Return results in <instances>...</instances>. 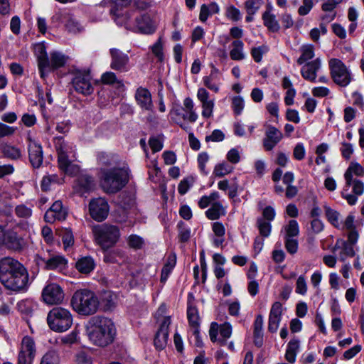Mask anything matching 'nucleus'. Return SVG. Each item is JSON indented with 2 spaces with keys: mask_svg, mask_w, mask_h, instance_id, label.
Masks as SVG:
<instances>
[{
  "mask_svg": "<svg viewBox=\"0 0 364 364\" xmlns=\"http://www.w3.org/2000/svg\"><path fill=\"white\" fill-rule=\"evenodd\" d=\"M0 282L9 290L23 291L29 286V274L17 259L6 257L0 260Z\"/></svg>",
  "mask_w": 364,
  "mask_h": 364,
  "instance_id": "1",
  "label": "nucleus"
},
{
  "mask_svg": "<svg viewBox=\"0 0 364 364\" xmlns=\"http://www.w3.org/2000/svg\"><path fill=\"white\" fill-rule=\"evenodd\" d=\"M86 332L91 343L100 347H105L112 343L116 336V328L113 321L100 316L90 318L86 326Z\"/></svg>",
  "mask_w": 364,
  "mask_h": 364,
  "instance_id": "2",
  "label": "nucleus"
},
{
  "mask_svg": "<svg viewBox=\"0 0 364 364\" xmlns=\"http://www.w3.org/2000/svg\"><path fill=\"white\" fill-rule=\"evenodd\" d=\"M73 309L82 316L95 314L99 309L100 301L96 294L87 289L77 290L70 301Z\"/></svg>",
  "mask_w": 364,
  "mask_h": 364,
  "instance_id": "3",
  "label": "nucleus"
},
{
  "mask_svg": "<svg viewBox=\"0 0 364 364\" xmlns=\"http://www.w3.org/2000/svg\"><path fill=\"white\" fill-rule=\"evenodd\" d=\"M100 185L108 193H115L124 188L129 181L127 172L119 168H101Z\"/></svg>",
  "mask_w": 364,
  "mask_h": 364,
  "instance_id": "4",
  "label": "nucleus"
},
{
  "mask_svg": "<svg viewBox=\"0 0 364 364\" xmlns=\"http://www.w3.org/2000/svg\"><path fill=\"white\" fill-rule=\"evenodd\" d=\"M54 144L58 154L59 168L65 173L71 174L75 167L72 162L75 159V149L72 143L66 142L62 136L54 139Z\"/></svg>",
  "mask_w": 364,
  "mask_h": 364,
  "instance_id": "5",
  "label": "nucleus"
},
{
  "mask_svg": "<svg viewBox=\"0 0 364 364\" xmlns=\"http://www.w3.org/2000/svg\"><path fill=\"white\" fill-rule=\"evenodd\" d=\"M73 321L71 312L65 308L54 307L48 314L47 323L55 332H64L68 330Z\"/></svg>",
  "mask_w": 364,
  "mask_h": 364,
  "instance_id": "6",
  "label": "nucleus"
},
{
  "mask_svg": "<svg viewBox=\"0 0 364 364\" xmlns=\"http://www.w3.org/2000/svg\"><path fill=\"white\" fill-rule=\"evenodd\" d=\"M92 232L96 242L102 249H108L113 246L120 237L119 228L107 223L95 226Z\"/></svg>",
  "mask_w": 364,
  "mask_h": 364,
  "instance_id": "7",
  "label": "nucleus"
},
{
  "mask_svg": "<svg viewBox=\"0 0 364 364\" xmlns=\"http://www.w3.org/2000/svg\"><path fill=\"white\" fill-rule=\"evenodd\" d=\"M166 306L162 304L159 306L156 312L155 317L159 328L156 333L154 343L155 347L159 350L164 349L168 340V328L171 324V316H166Z\"/></svg>",
  "mask_w": 364,
  "mask_h": 364,
  "instance_id": "8",
  "label": "nucleus"
},
{
  "mask_svg": "<svg viewBox=\"0 0 364 364\" xmlns=\"http://www.w3.org/2000/svg\"><path fill=\"white\" fill-rule=\"evenodd\" d=\"M117 24L124 26L127 29L143 34H152L156 31V26L148 14L135 13L133 22L123 21L117 19Z\"/></svg>",
  "mask_w": 364,
  "mask_h": 364,
  "instance_id": "9",
  "label": "nucleus"
},
{
  "mask_svg": "<svg viewBox=\"0 0 364 364\" xmlns=\"http://www.w3.org/2000/svg\"><path fill=\"white\" fill-rule=\"evenodd\" d=\"M331 77L338 85L346 87L352 81L350 71L346 65L338 58H331L328 61Z\"/></svg>",
  "mask_w": 364,
  "mask_h": 364,
  "instance_id": "10",
  "label": "nucleus"
},
{
  "mask_svg": "<svg viewBox=\"0 0 364 364\" xmlns=\"http://www.w3.org/2000/svg\"><path fill=\"white\" fill-rule=\"evenodd\" d=\"M29 224L27 222H21L18 223L13 229L4 232V245L8 249L15 252H21L27 246L26 240L22 235L18 234L16 229L26 230Z\"/></svg>",
  "mask_w": 364,
  "mask_h": 364,
  "instance_id": "11",
  "label": "nucleus"
},
{
  "mask_svg": "<svg viewBox=\"0 0 364 364\" xmlns=\"http://www.w3.org/2000/svg\"><path fill=\"white\" fill-rule=\"evenodd\" d=\"M36 344L30 336H24L21 341L17 358V364H33L36 356Z\"/></svg>",
  "mask_w": 364,
  "mask_h": 364,
  "instance_id": "12",
  "label": "nucleus"
},
{
  "mask_svg": "<svg viewBox=\"0 0 364 364\" xmlns=\"http://www.w3.org/2000/svg\"><path fill=\"white\" fill-rule=\"evenodd\" d=\"M109 206L102 198H94L89 203V213L91 218L98 222L105 220L109 214Z\"/></svg>",
  "mask_w": 364,
  "mask_h": 364,
  "instance_id": "13",
  "label": "nucleus"
},
{
  "mask_svg": "<svg viewBox=\"0 0 364 364\" xmlns=\"http://www.w3.org/2000/svg\"><path fill=\"white\" fill-rule=\"evenodd\" d=\"M231 334L232 326L229 323H224L219 326L217 323L213 322L210 325L209 336L212 342H218L220 346H224Z\"/></svg>",
  "mask_w": 364,
  "mask_h": 364,
  "instance_id": "14",
  "label": "nucleus"
},
{
  "mask_svg": "<svg viewBox=\"0 0 364 364\" xmlns=\"http://www.w3.org/2000/svg\"><path fill=\"white\" fill-rule=\"evenodd\" d=\"M89 72H77L72 80L75 90L84 95H89L94 91Z\"/></svg>",
  "mask_w": 364,
  "mask_h": 364,
  "instance_id": "15",
  "label": "nucleus"
},
{
  "mask_svg": "<svg viewBox=\"0 0 364 364\" xmlns=\"http://www.w3.org/2000/svg\"><path fill=\"white\" fill-rule=\"evenodd\" d=\"M42 298L45 303L49 305L60 304L64 299V292L60 285L50 283L43 289Z\"/></svg>",
  "mask_w": 364,
  "mask_h": 364,
  "instance_id": "16",
  "label": "nucleus"
},
{
  "mask_svg": "<svg viewBox=\"0 0 364 364\" xmlns=\"http://www.w3.org/2000/svg\"><path fill=\"white\" fill-rule=\"evenodd\" d=\"M110 54L112 69L121 73L127 72L129 70V58L127 54L116 48L111 49Z\"/></svg>",
  "mask_w": 364,
  "mask_h": 364,
  "instance_id": "17",
  "label": "nucleus"
},
{
  "mask_svg": "<svg viewBox=\"0 0 364 364\" xmlns=\"http://www.w3.org/2000/svg\"><path fill=\"white\" fill-rule=\"evenodd\" d=\"M28 151L29 161L34 168H39L43 163V149L38 142L28 139Z\"/></svg>",
  "mask_w": 364,
  "mask_h": 364,
  "instance_id": "18",
  "label": "nucleus"
},
{
  "mask_svg": "<svg viewBox=\"0 0 364 364\" xmlns=\"http://www.w3.org/2000/svg\"><path fill=\"white\" fill-rule=\"evenodd\" d=\"M283 134L277 128L268 125L263 139V146L266 151H272L282 139Z\"/></svg>",
  "mask_w": 364,
  "mask_h": 364,
  "instance_id": "19",
  "label": "nucleus"
},
{
  "mask_svg": "<svg viewBox=\"0 0 364 364\" xmlns=\"http://www.w3.org/2000/svg\"><path fill=\"white\" fill-rule=\"evenodd\" d=\"M282 314V305L280 302H274L271 307L269 321H268V331L272 333H275L281 321Z\"/></svg>",
  "mask_w": 364,
  "mask_h": 364,
  "instance_id": "20",
  "label": "nucleus"
},
{
  "mask_svg": "<svg viewBox=\"0 0 364 364\" xmlns=\"http://www.w3.org/2000/svg\"><path fill=\"white\" fill-rule=\"evenodd\" d=\"M135 100L140 108L145 111H152L153 102L151 92L146 88L139 87L136 89Z\"/></svg>",
  "mask_w": 364,
  "mask_h": 364,
  "instance_id": "21",
  "label": "nucleus"
},
{
  "mask_svg": "<svg viewBox=\"0 0 364 364\" xmlns=\"http://www.w3.org/2000/svg\"><path fill=\"white\" fill-rule=\"evenodd\" d=\"M66 218L65 210L63 207L62 202L57 200L54 202L52 206L48 210L44 215L46 222L49 223H54L56 220H63Z\"/></svg>",
  "mask_w": 364,
  "mask_h": 364,
  "instance_id": "22",
  "label": "nucleus"
},
{
  "mask_svg": "<svg viewBox=\"0 0 364 364\" xmlns=\"http://www.w3.org/2000/svg\"><path fill=\"white\" fill-rule=\"evenodd\" d=\"M321 60L317 58L302 67L301 75L305 80L314 82L317 77V72L321 68Z\"/></svg>",
  "mask_w": 364,
  "mask_h": 364,
  "instance_id": "23",
  "label": "nucleus"
},
{
  "mask_svg": "<svg viewBox=\"0 0 364 364\" xmlns=\"http://www.w3.org/2000/svg\"><path fill=\"white\" fill-rule=\"evenodd\" d=\"M36 53L38 59V66L40 76L45 78L46 76V70L49 67V57L46 53V47L43 44H38L36 46Z\"/></svg>",
  "mask_w": 364,
  "mask_h": 364,
  "instance_id": "24",
  "label": "nucleus"
},
{
  "mask_svg": "<svg viewBox=\"0 0 364 364\" xmlns=\"http://www.w3.org/2000/svg\"><path fill=\"white\" fill-rule=\"evenodd\" d=\"M203 82L208 89L218 92L220 85L219 70L212 65L209 75L203 77Z\"/></svg>",
  "mask_w": 364,
  "mask_h": 364,
  "instance_id": "25",
  "label": "nucleus"
},
{
  "mask_svg": "<svg viewBox=\"0 0 364 364\" xmlns=\"http://www.w3.org/2000/svg\"><path fill=\"white\" fill-rule=\"evenodd\" d=\"M363 176L364 175V168L357 162L350 163L344 174L346 180V186L349 188L353 183V175Z\"/></svg>",
  "mask_w": 364,
  "mask_h": 364,
  "instance_id": "26",
  "label": "nucleus"
},
{
  "mask_svg": "<svg viewBox=\"0 0 364 364\" xmlns=\"http://www.w3.org/2000/svg\"><path fill=\"white\" fill-rule=\"evenodd\" d=\"M46 264V269L49 270L61 271L67 266L68 261L62 255H53L46 260H43Z\"/></svg>",
  "mask_w": 364,
  "mask_h": 364,
  "instance_id": "27",
  "label": "nucleus"
},
{
  "mask_svg": "<svg viewBox=\"0 0 364 364\" xmlns=\"http://www.w3.org/2000/svg\"><path fill=\"white\" fill-rule=\"evenodd\" d=\"M187 317L193 333L198 338L199 336V316L196 307L191 306L188 307Z\"/></svg>",
  "mask_w": 364,
  "mask_h": 364,
  "instance_id": "28",
  "label": "nucleus"
},
{
  "mask_svg": "<svg viewBox=\"0 0 364 364\" xmlns=\"http://www.w3.org/2000/svg\"><path fill=\"white\" fill-rule=\"evenodd\" d=\"M94 186L93 179L87 175H82L78 177L75 185V189L80 194L82 195L88 192Z\"/></svg>",
  "mask_w": 364,
  "mask_h": 364,
  "instance_id": "29",
  "label": "nucleus"
},
{
  "mask_svg": "<svg viewBox=\"0 0 364 364\" xmlns=\"http://www.w3.org/2000/svg\"><path fill=\"white\" fill-rule=\"evenodd\" d=\"M48 57L50 65L47 68L52 70L64 66L68 60L67 56L58 51L51 52Z\"/></svg>",
  "mask_w": 364,
  "mask_h": 364,
  "instance_id": "30",
  "label": "nucleus"
},
{
  "mask_svg": "<svg viewBox=\"0 0 364 364\" xmlns=\"http://www.w3.org/2000/svg\"><path fill=\"white\" fill-rule=\"evenodd\" d=\"M176 264V255L174 253L169 255L161 269V282L165 283Z\"/></svg>",
  "mask_w": 364,
  "mask_h": 364,
  "instance_id": "31",
  "label": "nucleus"
},
{
  "mask_svg": "<svg viewBox=\"0 0 364 364\" xmlns=\"http://www.w3.org/2000/svg\"><path fill=\"white\" fill-rule=\"evenodd\" d=\"M75 267L82 274H89L95 269V263L92 257H83L77 261Z\"/></svg>",
  "mask_w": 364,
  "mask_h": 364,
  "instance_id": "32",
  "label": "nucleus"
},
{
  "mask_svg": "<svg viewBox=\"0 0 364 364\" xmlns=\"http://www.w3.org/2000/svg\"><path fill=\"white\" fill-rule=\"evenodd\" d=\"M225 214V208L220 202L212 203L211 206L205 211L206 217L211 220H218Z\"/></svg>",
  "mask_w": 364,
  "mask_h": 364,
  "instance_id": "33",
  "label": "nucleus"
},
{
  "mask_svg": "<svg viewBox=\"0 0 364 364\" xmlns=\"http://www.w3.org/2000/svg\"><path fill=\"white\" fill-rule=\"evenodd\" d=\"M263 317L257 315L254 322V343L261 347L263 343Z\"/></svg>",
  "mask_w": 364,
  "mask_h": 364,
  "instance_id": "34",
  "label": "nucleus"
},
{
  "mask_svg": "<svg viewBox=\"0 0 364 364\" xmlns=\"http://www.w3.org/2000/svg\"><path fill=\"white\" fill-rule=\"evenodd\" d=\"M232 49L230 51V58L233 60H242L246 58L244 52V43L241 40H235L232 43Z\"/></svg>",
  "mask_w": 364,
  "mask_h": 364,
  "instance_id": "35",
  "label": "nucleus"
},
{
  "mask_svg": "<svg viewBox=\"0 0 364 364\" xmlns=\"http://www.w3.org/2000/svg\"><path fill=\"white\" fill-rule=\"evenodd\" d=\"M0 150L4 157L12 160H17L21 157V150L7 143L0 144Z\"/></svg>",
  "mask_w": 364,
  "mask_h": 364,
  "instance_id": "36",
  "label": "nucleus"
},
{
  "mask_svg": "<svg viewBox=\"0 0 364 364\" xmlns=\"http://www.w3.org/2000/svg\"><path fill=\"white\" fill-rule=\"evenodd\" d=\"M183 112H189V115H182L183 120H188L190 122H195L198 119V114L194 110V104L191 98L186 97L183 100Z\"/></svg>",
  "mask_w": 364,
  "mask_h": 364,
  "instance_id": "37",
  "label": "nucleus"
},
{
  "mask_svg": "<svg viewBox=\"0 0 364 364\" xmlns=\"http://www.w3.org/2000/svg\"><path fill=\"white\" fill-rule=\"evenodd\" d=\"M65 28L70 33H78L83 31L82 26L68 12L65 21Z\"/></svg>",
  "mask_w": 364,
  "mask_h": 364,
  "instance_id": "38",
  "label": "nucleus"
},
{
  "mask_svg": "<svg viewBox=\"0 0 364 364\" xmlns=\"http://www.w3.org/2000/svg\"><path fill=\"white\" fill-rule=\"evenodd\" d=\"M101 81L105 85H114L117 88L124 89V85L122 80H119L115 73L112 72H106L101 76Z\"/></svg>",
  "mask_w": 364,
  "mask_h": 364,
  "instance_id": "39",
  "label": "nucleus"
},
{
  "mask_svg": "<svg viewBox=\"0 0 364 364\" xmlns=\"http://www.w3.org/2000/svg\"><path fill=\"white\" fill-rule=\"evenodd\" d=\"M264 25L272 32H277L279 30V24L276 16L269 11H265L262 14Z\"/></svg>",
  "mask_w": 364,
  "mask_h": 364,
  "instance_id": "40",
  "label": "nucleus"
},
{
  "mask_svg": "<svg viewBox=\"0 0 364 364\" xmlns=\"http://www.w3.org/2000/svg\"><path fill=\"white\" fill-rule=\"evenodd\" d=\"M59 237H61L65 250L72 247L74 244V236L71 230L62 228L58 230Z\"/></svg>",
  "mask_w": 364,
  "mask_h": 364,
  "instance_id": "41",
  "label": "nucleus"
},
{
  "mask_svg": "<svg viewBox=\"0 0 364 364\" xmlns=\"http://www.w3.org/2000/svg\"><path fill=\"white\" fill-rule=\"evenodd\" d=\"M301 56L297 59V63L302 65L314 57V46L310 44L304 45L301 47Z\"/></svg>",
  "mask_w": 364,
  "mask_h": 364,
  "instance_id": "42",
  "label": "nucleus"
},
{
  "mask_svg": "<svg viewBox=\"0 0 364 364\" xmlns=\"http://www.w3.org/2000/svg\"><path fill=\"white\" fill-rule=\"evenodd\" d=\"M62 183L63 178L59 177L57 174H49L43 176L41 186L43 191H48L51 184Z\"/></svg>",
  "mask_w": 364,
  "mask_h": 364,
  "instance_id": "43",
  "label": "nucleus"
},
{
  "mask_svg": "<svg viewBox=\"0 0 364 364\" xmlns=\"http://www.w3.org/2000/svg\"><path fill=\"white\" fill-rule=\"evenodd\" d=\"M284 237H295L299 233V224L296 220H291L284 227Z\"/></svg>",
  "mask_w": 364,
  "mask_h": 364,
  "instance_id": "44",
  "label": "nucleus"
},
{
  "mask_svg": "<svg viewBox=\"0 0 364 364\" xmlns=\"http://www.w3.org/2000/svg\"><path fill=\"white\" fill-rule=\"evenodd\" d=\"M105 251L104 254V262L107 263H116L118 262L117 257L122 258L123 253L119 250H107V249H103Z\"/></svg>",
  "mask_w": 364,
  "mask_h": 364,
  "instance_id": "45",
  "label": "nucleus"
},
{
  "mask_svg": "<svg viewBox=\"0 0 364 364\" xmlns=\"http://www.w3.org/2000/svg\"><path fill=\"white\" fill-rule=\"evenodd\" d=\"M257 226L259 234L264 237L269 236L272 231V225L269 222H267L264 218H257Z\"/></svg>",
  "mask_w": 364,
  "mask_h": 364,
  "instance_id": "46",
  "label": "nucleus"
},
{
  "mask_svg": "<svg viewBox=\"0 0 364 364\" xmlns=\"http://www.w3.org/2000/svg\"><path fill=\"white\" fill-rule=\"evenodd\" d=\"M325 213L328 220L336 228H339L341 225L340 214L331 209L329 207H325Z\"/></svg>",
  "mask_w": 364,
  "mask_h": 364,
  "instance_id": "47",
  "label": "nucleus"
},
{
  "mask_svg": "<svg viewBox=\"0 0 364 364\" xmlns=\"http://www.w3.org/2000/svg\"><path fill=\"white\" fill-rule=\"evenodd\" d=\"M232 109L236 115H240L245 107V101L241 96H234L231 99Z\"/></svg>",
  "mask_w": 364,
  "mask_h": 364,
  "instance_id": "48",
  "label": "nucleus"
},
{
  "mask_svg": "<svg viewBox=\"0 0 364 364\" xmlns=\"http://www.w3.org/2000/svg\"><path fill=\"white\" fill-rule=\"evenodd\" d=\"M127 244L132 249L140 250L144 245V240L141 237L133 234L128 237Z\"/></svg>",
  "mask_w": 364,
  "mask_h": 364,
  "instance_id": "49",
  "label": "nucleus"
},
{
  "mask_svg": "<svg viewBox=\"0 0 364 364\" xmlns=\"http://www.w3.org/2000/svg\"><path fill=\"white\" fill-rule=\"evenodd\" d=\"M341 242L342 244V250L339 255L340 260L344 261L348 257H353L355 252L353 245L345 241H341Z\"/></svg>",
  "mask_w": 364,
  "mask_h": 364,
  "instance_id": "50",
  "label": "nucleus"
},
{
  "mask_svg": "<svg viewBox=\"0 0 364 364\" xmlns=\"http://www.w3.org/2000/svg\"><path fill=\"white\" fill-rule=\"evenodd\" d=\"M232 167L227 163L218 164L215 166L213 174L216 177H223L232 171Z\"/></svg>",
  "mask_w": 364,
  "mask_h": 364,
  "instance_id": "51",
  "label": "nucleus"
},
{
  "mask_svg": "<svg viewBox=\"0 0 364 364\" xmlns=\"http://www.w3.org/2000/svg\"><path fill=\"white\" fill-rule=\"evenodd\" d=\"M15 214L17 217L27 219L32 215V209L24 204H21L15 208Z\"/></svg>",
  "mask_w": 364,
  "mask_h": 364,
  "instance_id": "52",
  "label": "nucleus"
},
{
  "mask_svg": "<svg viewBox=\"0 0 364 364\" xmlns=\"http://www.w3.org/2000/svg\"><path fill=\"white\" fill-rule=\"evenodd\" d=\"M262 4L261 0H247L245 3V8L247 14H255Z\"/></svg>",
  "mask_w": 364,
  "mask_h": 364,
  "instance_id": "53",
  "label": "nucleus"
},
{
  "mask_svg": "<svg viewBox=\"0 0 364 364\" xmlns=\"http://www.w3.org/2000/svg\"><path fill=\"white\" fill-rule=\"evenodd\" d=\"M225 15L228 18L232 21H238L242 18V14L238 9L232 5L226 8Z\"/></svg>",
  "mask_w": 364,
  "mask_h": 364,
  "instance_id": "54",
  "label": "nucleus"
},
{
  "mask_svg": "<svg viewBox=\"0 0 364 364\" xmlns=\"http://www.w3.org/2000/svg\"><path fill=\"white\" fill-rule=\"evenodd\" d=\"M202 106V116L204 118H210L213 116V109L215 106V100L212 99L211 101L205 102L201 104Z\"/></svg>",
  "mask_w": 364,
  "mask_h": 364,
  "instance_id": "55",
  "label": "nucleus"
},
{
  "mask_svg": "<svg viewBox=\"0 0 364 364\" xmlns=\"http://www.w3.org/2000/svg\"><path fill=\"white\" fill-rule=\"evenodd\" d=\"M267 50L268 48L265 46L254 47L251 50V55L255 62L259 63L262 59L263 54L267 53Z\"/></svg>",
  "mask_w": 364,
  "mask_h": 364,
  "instance_id": "56",
  "label": "nucleus"
},
{
  "mask_svg": "<svg viewBox=\"0 0 364 364\" xmlns=\"http://www.w3.org/2000/svg\"><path fill=\"white\" fill-rule=\"evenodd\" d=\"M198 164L200 171L205 175L208 174V171L205 168V164L209 161V155L207 152H201L198 156Z\"/></svg>",
  "mask_w": 364,
  "mask_h": 364,
  "instance_id": "57",
  "label": "nucleus"
},
{
  "mask_svg": "<svg viewBox=\"0 0 364 364\" xmlns=\"http://www.w3.org/2000/svg\"><path fill=\"white\" fill-rule=\"evenodd\" d=\"M285 248L287 251L293 255L298 250V240L294 237H284Z\"/></svg>",
  "mask_w": 364,
  "mask_h": 364,
  "instance_id": "58",
  "label": "nucleus"
},
{
  "mask_svg": "<svg viewBox=\"0 0 364 364\" xmlns=\"http://www.w3.org/2000/svg\"><path fill=\"white\" fill-rule=\"evenodd\" d=\"M135 12L134 11H125V12H116L114 14V20L117 23V19L126 21H129L133 22Z\"/></svg>",
  "mask_w": 364,
  "mask_h": 364,
  "instance_id": "59",
  "label": "nucleus"
},
{
  "mask_svg": "<svg viewBox=\"0 0 364 364\" xmlns=\"http://www.w3.org/2000/svg\"><path fill=\"white\" fill-rule=\"evenodd\" d=\"M295 291L301 295H305L307 292V284L304 276L301 275L297 279Z\"/></svg>",
  "mask_w": 364,
  "mask_h": 364,
  "instance_id": "60",
  "label": "nucleus"
},
{
  "mask_svg": "<svg viewBox=\"0 0 364 364\" xmlns=\"http://www.w3.org/2000/svg\"><path fill=\"white\" fill-rule=\"evenodd\" d=\"M58 357L55 352L48 351L42 358L41 364H58Z\"/></svg>",
  "mask_w": 364,
  "mask_h": 364,
  "instance_id": "61",
  "label": "nucleus"
},
{
  "mask_svg": "<svg viewBox=\"0 0 364 364\" xmlns=\"http://www.w3.org/2000/svg\"><path fill=\"white\" fill-rule=\"evenodd\" d=\"M193 180L191 178H183L178 184V191L181 195H185L191 186Z\"/></svg>",
  "mask_w": 364,
  "mask_h": 364,
  "instance_id": "62",
  "label": "nucleus"
},
{
  "mask_svg": "<svg viewBox=\"0 0 364 364\" xmlns=\"http://www.w3.org/2000/svg\"><path fill=\"white\" fill-rule=\"evenodd\" d=\"M68 12L63 10L55 12L50 18L51 23L54 24L63 23L65 24V21L68 16Z\"/></svg>",
  "mask_w": 364,
  "mask_h": 364,
  "instance_id": "63",
  "label": "nucleus"
},
{
  "mask_svg": "<svg viewBox=\"0 0 364 364\" xmlns=\"http://www.w3.org/2000/svg\"><path fill=\"white\" fill-rule=\"evenodd\" d=\"M75 364H92V360L85 352L80 351L75 355Z\"/></svg>",
  "mask_w": 364,
  "mask_h": 364,
  "instance_id": "64",
  "label": "nucleus"
}]
</instances>
